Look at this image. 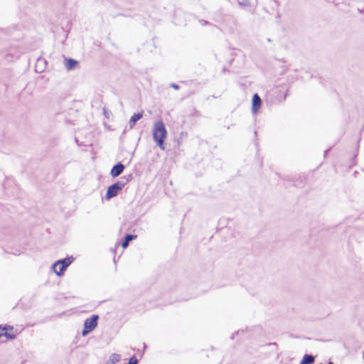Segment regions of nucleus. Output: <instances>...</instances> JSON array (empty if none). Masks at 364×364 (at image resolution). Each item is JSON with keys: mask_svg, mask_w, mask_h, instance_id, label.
<instances>
[{"mask_svg": "<svg viewBox=\"0 0 364 364\" xmlns=\"http://www.w3.org/2000/svg\"><path fill=\"white\" fill-rule=\"evenodd\" d=\"M167 132L164 122L159 120L154 123L153 127V139L160 149L164 150V139L166 137Z\"/></svg>", "mask_w": 364, "mask_h": 364, "instance_id": "nucleus-1", "label": "nucleus"}, {"mask_svg": "<svg viewBox=\"0 0 364 364\" xmlns=\"http://www.w3.org/2000/svg\"><path fill=\"white\" fill-rule=\"evenodd\" d=\"M127 182V181H118L115 183L109 186L105 196L106 199H110L117 196L119 191L122 190Z\"/></svg>", "mask_w": 364, "mask_h": 364, "instance_id": "nucleus-2", "label": "nucleus"}, {"mask_svg": "<svg viewBox=\"0 0 364 364\" xmlns=\"http://www.w3.org/2000/svg\"><path fill=\"white\" fill-rule=\"evenodd\" d=\"M99 319L98 315H92L90 318H87L84 322V329L82 332V335L85 336L90 332L92 331L97 326V321Z\"/></svg>", "mask_w": 364, "mask_h": 364, "instance_id": "nucleus-3", "label": "nucleus"}, {"mask_svg": "<svg viewBox=\"0 0 364 364\" xmlns=\"http://www.w3.org/2000/svg\"><path fill=\"white\" fill-rule=\"evenodd\" d=\"M124 168V166L121 162H119L112 167L110 171L111 176L112 177H117L119 176L123 172Z\"/></svg>", "mask_w": 364, "mask_h": 364, "instance_id": "nucleus-4", "label": "nucleus"}, {"mask_svg": "<svg viewBox=\"0 0 364 364\" xmlns=\"http://www.w3.org/2000/svg\"><path fill=\"white\" fill-rule=\"evenodd\" d=\"M73 260L74 259L73 257H66L63 259L58 260L53 264V269L57 268L59 264H63L65 267H68L71 264Z\"/></svg>", "mask_w": 364, "mask_h": 364, "instance_id": "nucleus-5", "label": "nucleus"}, {"mask_svg": "<svg viewBox=\"0 0 364 364\" xmlns=\"http://www.w3.org/2000/svg\"><path fill=\"white\" fill-rule=\"evenodd\" d=\"M261 99L257 94H255L252 98V111L254 114L257 113L261 106Z\"/></svg>", "mask_w": 364, "mask_h": 364, "instance_id": "nucleus-6", "label": "nucleus"}, {"mask_svg": "<svg viewBox=\"0 0 364 364\" xmlns=\"http://www.w3.org/2000/svg\"><path fill=\"white\" fill-rule=\"evenodd\" d=\"M142 116H143V112H139V113L133 114L129 122V127L131 129H132L135 126L136 122L138 120H139L142 117Z\"/></svg>", "mask_w": 364, "mask_h": 364, "instance_id": "nucleus-7", "label": "nucleus"}, {"mask_svg": "<svg viewBox=\"0 0 364 364\" xmlns=\"http://www.w3.org/2000/svg\"><path fill=\"white\" fill-rule=\"evenodd\" d=\"M65 66L68 70H73L77 66L78 62L72 58L65 59Z\"/></svg>", "mask_w": 364, "mask_h": 364, "instance_id": "nucleus-8", "label": "nucleus"}, {"mask_svg": "<svg viewBox=\"0 0 364 364\" xmlns=\"http://www.w3.org/2000/svg\"><path fill=\"white\" fill-rule=\"evenodd\" d=\"M121 360V355L118 353H112L110 355L107 364H116Z\"/></svg>", "mask_w": 364, "mask_h": 364, "instance_id": "nucleus-9", "label": "nucleus"}, {"mask_svg": "<svg viewBox=\"0 0 364 364\" xmlns=\"http://www.w3.org/2000/svg\"><path fill=\"white\" fill-rule=\"evenodd\" d=\"M2 336H5L7 339H14L16 337L14 334H11L7 332L6 327L2 328L0 326V338Z\"/></svg>", "mask_w": 364, "mask_h": 364, "instance_id": "nucleus-10", "label": "nucleus"}, {"mask_svg": "<svg viewBox=\"0 0 364 364\" xmlns=\"http://www.w3.org/2000/svg\"><path fill=\"white\" fill-rule=\"evenodd\" d=\"M136 235H130V234L127 235L125 236V237L124 238V240H122V247L123 248H126V247L129 245V242H130L133 239H134V238H136Z\"/></svg>", "mask_w": 364, "mask_h": 364, "instance_id": "nucleus-11", "label": "nucleus"}, {"mask_svg": "<svg viewBox=\"0 0 364 364\" xmlns=\"http://www.w3.org/2000/svg\"><path fill=\"white\" fill-rule=\"evenodd\" d=\"M314 362V357L311 355H305L301 361L300 362V364H311Z\"/></svg>", "mask_w": 364, "mask_h": 364, "instance_id": "nucleus-12", "label": "nucleus"}, {"mask_svg": "<svg viewBox=\"0 0 364 364\" xmlns=\"http://www.w3.org/2000/svg\"><path fill=\"white\" fill-rule=\"evenodd\" d=\"M58 267H60L59 270H57V268H55L53 269V271L57 275L60 276L63 274L67 267H65L63 264H59Z\"/></svg>", "mask_w": 364, "mask_h": 364, "instance_id": "nucleus-13", "label": "nucleus"}, {"mask_svg": "<svg viewBox=\"0 0 364 364\" xmlns=\"http://www.w3.org/2000/svg\"><path fill=\"white\" fill-rule=\"evenodd\" d=\"M58 267H60L59 270H57V268H55L53 269V271L57 275L60 276L63 274L67 267H65L63 264H59Z\"/></svg>", "mask_w": 364, "mask_h": 364, "instance_id": "nucleus-14", "label": "nucleus"}, {"mask_svg": "<svg viewBox=\"0 0 364 364\" xmlns=\"http://www.w3.org/2000/svg\"><path fill=\"white\" fill-rule=\"evenodd\" d=\"M127 364H138V360L136 356L133 355L132 358H130Z\"/></svg>", "mask_w": 364, "mask_h": 364, "instance_id": "nucleus-15", "label": "nucleus"}, {"mask_svg": "<svg viewBox=\"0 0 364 364\" xmlns=\"http://www.w3.org/2000/svg\"><path fill=\"white\" fill-rule=\"evenodd\" d=\"M171 87H172L175 90H179V88H180L179 85H178L177 84H175V83H171Z\"/></svg>", "mask_w": 364, "mask_h": 364, "instance_id": "nucleus-16", "label": "nucleus"}, {"mask_svg": "<svg viewBox=\"0 0 364 364\" xmlns=\"http://www.w3.org/2000/svg\"><path fill=\"white\" fill-rule=\"evenodd\" d=\"M5 327H6V328H7V331H8V330H12V329H13V327H12V326H6Z\"/></svg>", "mask_w": 364, "mask_h": 364, "instance_id": "nucleus-17", "label": "nucleus"}, {"mask_svg": "<svg viewBox=\"0 0 364 364\" xmlns=\"http://www.w3.org/2000/svg\"><path fill=\"white\" fill-rule=\"evenodd\" d=\"M328 364H333V363L332 362H329Z\"/></svg>", "mask_w": 364, "mask_h": 364, "instance_id": "nucleus-18", "label": "nucleus"}]
</instances>
